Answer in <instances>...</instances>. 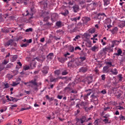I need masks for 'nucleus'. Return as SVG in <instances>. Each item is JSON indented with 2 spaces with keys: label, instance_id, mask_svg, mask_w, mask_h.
<instances>
[{
  "label": "nucleus",
  "instance_id": "obj_1",
  "mask_svg": "<svg viewBox=\"0 0 125 125\" xmlns=\"http://www.w3.org/2000/svg\"><path fill=\"white\" fill-rule=\"evenodd\" d=\"M87 105V103L86 102H82L80 103L77 104L76 107L77 108V109H88V110H91V109H92L93 108V105H91L90 107H85V106Z\"/></svg>",
  "mask_w": 125,
  "mask_h": 125
},
{
  "label": "nucleus",
  "instance_id": "obj_2",
  "mask_svg": "<svg viewBox=\"0 0 125 125\" xmlns=\"http://www.w3.org/2000/svg\"><path fill=\"white\" fill-rule=\"evenodd\" d=\"M31 84L29 85L34 90H38V87H39V85H38V83L36 82V80H32L29 82Z\"/></svg>",
  "mask_w": 125,
  "mask_h": 125
},
{
  "label": "nucleus",
  "instance_id": "obj_3",
  "mask_svg": "<svg viewBox=\"0 0 125 125\" xmlns=\"http://www.w3.org/2000/svg\"><path fill=\"white\" fill-rule=\"evenodd\" d=\"M48 71H49V67L47 66H44L42 70L43 75L46 76L48 74Z\"/></svg>",
  "mask_w": 125,
  "mask_h": 125
},
{
  "label": "nucleus",
  "instance_id": "obj_4",
  "mask_svg": "<svg viewBox=\"0 0 125 125\" xmlns=\"http://www.w3.org/2000/svg\"><path fill=\"white\" fill-rule=\"evenodd\" d=\"M42 16H43L44 18L43 21L45 22H46V21H47V20H48V19L49 18V17H48V12H44V13H43L42 14Z\"/></svg>",
  "mask_w": 125,
  "mask_h": 125
},
{
  "label": "nucleus",
  "instance_id": "obj_5",
  "mask_svg": "<svg viewBox=\"0 0 125 125\" xmlns=\"http://www.w3.org/2000/svg\"><path fill=\"white\" fill-rule=\"evenodd\" d=\"M86 92H87V94L84 95V100H87V98H88V96L91 94V92L92 91L91 89H88L86 90Z\"/></svg>",
  "mask_w": 125,
  "mask_h": 125
},
{
  "label": "nucleus",
  "instance_id": "obj_6",
  "mask_svg": "<svg viewBox=\"0 0 125 125\" xmlns=\"http://www.w3.org/2000/svg\"><path fill=\"white\" fill-rule=\"evenodd\" d=\"M104 15V16H106L105 15V13H100L98 14L97 16V18L100 21H101L102 18H103V16Z\"/></svg>",
  "mask_w": 125,
  "mask_h": 125
},
{
  "label": "nucleus",
  "instance_id": "obj_7",
  "mask_svg": "<svg viewBox=\"0 0 125 125\" xmlns=\"http://www.w3.org/2000/svg\"><path fill=\"white\" fill-rule=\"evenodd\" d=\"M49 78L50 79V82L51 83H53V82H54L55 83H56V82H58V80H59V78H53L52 76H49Z\"/></svg>",
  "mask_w": 125,
  "mask_h": 125
},
{
  "label": "nucleus",
  "instance_id": "obj_8",
  "mask_svg": "<svg viewBox=\"0 0 125 125\" xmlns=\"http://www.w3.org/2000/svg\"><path fill=\"white\" fill-rule=\"evenodd\" d=\"M120 43V41L117 40H114L112 41V44L111 47H114L115 45H119Z\"/></svg>",
  "mask_w": 125,
  "mask_h": 125
},
{
  "label": "nucleus",
  "instance_id": "obj_9",
  "mask_svg": "<svg viewBox=\"0 0 125 125\" xmlns=\"http://www.w3.org/2000/svg\"><path fill=\"white\" fill-rule=\"evenodd\" d=\"M58 61L61 63H64L65 61H67V58L60 57L58 58Z\"/></svg>",
  "mask_w": 125,
  "mask_h": 125
},
{
  "label": "nucleus",
  "instance_id": "obj_10",
  "mask_svg": "<svg viewBox=\"0 0 125 125\" xmlns=\"http://www.w3.org/2000/svg\"><path fill=\"white\" fill-rule=\"evenodd\" d=\"M53 53H49L47 56V59L49 61H51L53 58Z\"/></svg>",
  "mask_w": 125,
  "mask_h": 125
},
{
  "label": "nucleus",
  "instance_id": "obj_11",
  "mask_svg": "<svg viewBox=\"0 0 125 125\" xmlns=\"http://www.w3.org/2000/svg\"><path fill=\"white\" fill-rule=\"evenodd\" d=\"M87 70H88L87 67H82L80 69V72L81 73H85L87 72Z\"/></svg>",
  "mask_w": 125,
  "mask_h": 125
},
{
  "label": "nucleus",
  "instance_id": "obj_12",
  "mask_svg": "<svg viewBox=\"0 0 125 125\" xmlns=\"http://www.w3.org/2000/svg\"><path fill=\"white\" fill-rule=\"evenodd\" d=\"M91 97L93 99H96V100H98L97 97H98V92H96L93 93V94L91 96Z\"/></svg>",
  "mask_w": 125,
  "mask_h": 125
},
{
  "label": "nucleus",
  "instance_id": "obj_13",
  "mask_svg": "<svg viewBox=\"0 0 125 125\" xmlns=\"http://www.w3.org/2000/svg\"><path fill=\"white\" fill-rule=\"evenodd\" d=\"M12 42H13V40L11 39L9 41H8L5 43V46H9V45H11L12 44Z\"/></svg>",
  "mask_w": 125,
  "mask_h": 125
},
{
  "label": "nucleus",
  "instance_id": "obj_14",
  "mask_svg": "<svg viewBox=\"0 0 125 125\" xmlns=\"http://www.w3.org/2000/svg\"><path fill=\"white\" fill-rule=\"evenodd\" d=\"M1 32H2V33H8L9 32H10V28H8L5 27L4 28H2Z\"/></svg>",
  "mask_w": 125,
  "mask_h": 125
},
{
  "label": "nucleus",
  "instance_id": "obj_15",
  "mask_svg": "<svg viewBox=\"0 0 125 125\" xmlns=\"http://www.w3.org/2000/svg\"><path fill=\"white\" fill-rule=\"evenodd\" d=\"M122 53H123V51L120 48L117 50V53L114 54V55H116V56H120Z\"/></svg>",
  "mask_w": 125,
  "mask_h": 125
},
{
  "label": "nucleus",
  "instance_id": "obj_16",
  "mask_svg": "<svg viewBox=\"0 0 125 125\" xmlns=\"http://www.w3.org/2000/svg\"><path fill=\"white\" fill-rule=\"evenodd\" d=\"M101 119H97L94 122V125H101Z\"/></svg>",
  "mask_w": 125,
  "mask_h": 125
},
{
  "label": "nucleus",
  "instance_id": "obj_17",
  "mask_svg": "<svg viewBox=\"0 0 125 125\" xmlns=\"http://www.w3.org/2000/svg\"><path fill=\"white\" fill-rule=\"evenodd\" d=\"M56 25L57 27H58V28H61V27H62L63 26V23H62L61 21H58L56 23Z\"/></svg>",
  "mask_w": 125,
  "mask_h": 125
},
{
  "label": "nucleus",
  "instance_id": "obj_18",
  "mask_svg": "<svg viewBox=\"0 0 125 125\" xmlns=\"http://www.w3.org/2000/svg\"><path fill=\"white\" fill-rule=\"evenodd\" d=\"M73 11L74 12L77 13L78 11H79V5H75L73 7Z\"/></svg>",
  "mask_w": 125,
  "mask_h": 125
},
{
  "label": "nucleus",
  "instance_id": "obj_19",
  "mask_svg": "<svg viewBox=\"0 0 125 125\" xmlns=\"http://www.w3.org/2000/svg\"><path fill=\"white\" fill-rule=\"evenodd\" d=\"M103 72H104V73H109V66H104L103 68Z\"/></svg>",
  "mask_w": 125,
  "mask_h": 125
},
{
  "label": "nucleus",
  "instance_id": "obj_20",
  "mask_svg": "<svg viewBox=\"0 0 125 125\" xmlns=\"http://www.w3.org/2000/svg\"><path fill=\"white\" fill-rule=\"evenodd\" d=\"M111 24V20L110 19H106L104 21V26L106 27V25H109Z\"/></svg>",
  "mask_w": 125,
  "mask_h": 125
},
{
  "label": "nucleus",
  "instance_id": "obj_21",
  "mask_svg": "<svg viewBox=\"0 0 125 125\" xmlns=\"http://www.w3.org/2000/svg\"><path fill=\"white\" fill-rule=\"evenodd\" d=\"M110 72L113 74V75H118V70L116 68L111 69Z\"/></svg>",
  "mask_w": 125,
  "mask_h": 125
},
{
  "label": "nucleus",
  "instance_id": "obj_22",
  "mask_svg": "<svg viewBox=\"0 0 125 125\" xmlns=\"http://www.w3.org/2000/svg\"><path fill=\"white\" fill-rule=\"evenodd\" d=\"M58 18V15L56 13L53 14L52 15L51 19L52 20H56V19Z\"/></svg>",
  "mask_w": 125,
  "mask_h": 125
},
{
  "label": "nucleus",
  "instance_id": "obj_23",
  "mask_svg": "<svg viewBox=\"0 0 125 125\" xmlns=\"http://www.w3.org/2000/svg\"><path fill=\"white\" fill-rule=\"evenodd\" d=\"M120 28H124L125 26V21H121L119 25Z\"/></svg>",
  "mask_w": 125,
  "mask_h": 125
},
{
  "label": "nucleus",
  "instance_id": "obj_24",
  "mask_svg": "<svg viewBox=\"0 0 125 125\" xmlns=\"http://www.w3.org/2000/svg\"><path fill=\"white\" fill-rule=\"evenodd\" d=\"M92 51L95 52V51H98V47L96 46H93L91 48Z\"/></svg>",
  "mask_w": 125,
  "mask_h": 125
},
{
  "label": "nucleus",
  "instance_id": "obj_25",
  "mask_svg": "<svg viewBox=\"0 0 125 125\" xmlns=\"http://www.w3.org/2000/svg\"><path fill=\"white\" fill-rule=\"evenodd\" d=\"M56 32L58 34L61 35V36H62V35H64V31L62 30V29L58 30Z\"/></svg>",
  "mask_w": 125,
  "mask_h": 125
},
{
  "label": "nucleus",
  "instance_id": "obj_26",
  "mask_svg": "<svg viewBox=\"0 0 125 125\" xmlns=\"http://www.w3.org/2000/svg\"><path fill=\"white\" fill-rule=\"evenodd\" d=\"M118 32V27H114L111 30V33L114 35V34H116Z\"/></svg>",
  "mask_w": 125,
  "mask_h": 125
},
{
  "label": "nucleus",
  "instance_id": "obj_27",
  "mask_svg": "<svg viewBox=\"0 0 125 125\" xmlns=\"http://www.w3.org/2000/svg\"><path fill=\"white\" fill-rule=\"evenodd\" d=\"M77 66H80L83 64V62L80 61V59H79L77 61H76L75 62Z\"/></svg>",
  "mask_w": 125,
  "mask_h": 125
},
{
  "label": "nucleus",
  "instance_id": "obj_28",
  "mask_svg": "<svg viewBox=\"0 0 125 125\" xmlns=\"http://www.w3.org/2000/svg\"><path fill=\"white\" fill-rule=\"evenodd\" d=\"M68 67H69V68H72L74 67V62L72 61L69 62L68 63Z\"/></svg>",
  "mask_w": 125,
  "mask_h": 125
},
{
  "label": "nucleus",
  "instance_id": "obj_29",
  "mask_svg": "<svg viewBox=\"0 0 125 125\" xmlns=\"http://www.w3.org/2000/svg\"><path fill=\"white\" fill-rule=\"evenodd\" d=\"M104 6H107L108 4H110V1L109 0H104Z\"/></svg>",
  "mask_w": 125,
  "mask_h": 125
},
{
  "label": "nucleus",
  "instance_id": "obj_30",
  "mask_svg": "<svg viewBox=\"0 0 125 125\" xmlns=\"http://www.w3.org/2000/svg\"><path fill=\"white\" fill-rule=\"evenodd\" d=\"M125 106H122L121 105L116 106V110H125Z\"/></svg>",
  "mask_w": 125,
  "mask_h": 125
},
{
  "label": "nucleus",
  "instance_id": "obj_31",
  "mask_svg": "<svg viewBox=\"0 0 125 125\" xmlns=\"http://www.w3.org/2000/svg\"><path fill=\"white\" fill-rule=\"evenodd\" d=\"M80 61L83 63V61L86 60V58L85 57H81L79 58Z\"/></svg>",
  "mask_w": 125,
  "mask_h": 125
},
{
  "label": "nucleus",
  "instance_id": "obj_32",
  "mask_svg": "<svg viewBox=\"0 0 125 125\" xmlns=\"http://www.w3.org/2000/svg\"><path fill=\"white\" fill-rule=\"evenodd\" d=\"M90 18H88L87 17H84V21L85 22V23H87V22L90 21Z\"/></svg>",
  "mask_w": 125,
  "mask_h": 125
},
{
  "label": "nucleus",
  "instance_id": "obj_33",
  "mask_svg": "<svg viewBox=\"0 0 125 125\" xmlns=\"http://www.w3.org/2000/svg\"><path fill=\"white\" fill-rule=\"evenodd\" d=\"M61 14H62V15H63V16H66V15H68V14H69V11H68V10H65L64 11V12L62 13Z\"/></svg>",
  "mask_w": 125,
  "mask_h": 125
},
{
  "label": "nucleus",
  "instance_id": "obj_34",
  "mask_svg": "<svg viewBox=\"0 0 125 125\" xmlns=\"http://www.w3.org/2000/svg\"><path fill=\"white\" fill-rule=\"evenodd\" d=\"M91 42L90 41H88L86 43V46H87V47H91Z\"/></svg>",
  "mask_w": 125,
  "mask_h": 125
},
{
  "label": "nucleus",
  "instance_id": "obj_35",
  "mask_svg": "<svg viewBox=\"0 0 125 125\" xmlns=\"http://www.w3.org/2000/svg\"><path fill=\"white\" fill-rule=\"evenodd\" d=\"M80 119H81L82 123H85V122H86V117L85 116H83Z\"/></svg>",
  "mask_w": 125,
  "mask_h": 125
},
{
  "label": "nucleus",
  "instance_id": "obj_36",
  "mask_svg": "<svg viewBox=\"0 0 125 125\" xmlns=\"http://www.w3.org/2000/svg\"><path fill=\"white\" fill-rule=\"evenodd\" d=\"M77 125H78V124H79V125H81V124H83V123L82 122V120L80 118V119H77Z\"/></svg>",
  "mask_w": 125,
  "mask_h": 125
},
{
  "label": "nucleus",
  "instance_id": "obj_37",
  "mask_svg": "<svg viewBox=\"0 0 125 125\" xmlns=\"http://www.w3.org/2000/svg\"><path fill=\"white\" fill-rule=\"evenodd\" d=\"M84 37L85 39H89L90 38V35L88 33H84Z\"/></svg>",
  "mask_w": 125,
  "mask_h": 125
},
{
  "label": "nucleus",
  "instance_id": "obj_38",
  "mask_svg": "<svg viewBox=\"0 0 125 125\" xmlns=\"http://www.w3.org/2000/svg\"><path fill=\"white\" fill-rule=\"evenodd\" d=\"M81 38V36L80 35H77L75 37L74 39H73V42H77V40H79V39Z\"/></svg>",
  "mask_w": 125,
  "mask_h": 125
},
{
  "label": "nucleus",
  "instance_id": "obj_39",
  "mask_svg": "<svg viewBox=\"0 0 125 125\" xmlns=\"http://www.w3.org/2000/svg\"><path fill=\"white\" fill-rule=\"evenodd\" d=\"M118 79H119V81H120V82H122V80H123V79L124 78L123 77V75L122 74H119L118 76Z\"/></svg>",
  "mask_w": 125,
  "mask_h": 125
},
{
  "label": "nucleus",
  "instance_id": "obj_40",
  "mask_svg": "<svg viewBox=\"0 0 125 125\" xmlns=\"http://www.w3.org/2000/svg\"><path fill=\"white\" fill-rule=\"evenodd\" d=\"M8 61H9V59H8V58L5 59L4 60V62H3V64L6 65V64H7V63H8Z\"/></svg>",
  "mask_w": 125,
  "mask_h": 125
},
{
  "label": "nucleus",
  "instance_id": "obj_41",
  "mask_svg": "<svg viewBox=\"0 0 125 125\" xmlns=\"http://www.w3.org/2000/svg\"><path fill=\"white\" fill-rule=\"evenodd\" d=\"M106 64L107 65L106 66L109 67V68H110V67H112V62H107L106 63Z\"/></svg>",
  "mask_w": 125,
  "mask_h": 125
},
{
  "label": "nucleus",
  "instance_id": "obj_42",
  "mask_svg": "<svg viewBox=\"0 0 125 125\" xmlns=\"http://www.w3.org/2000/svg\"><path fill=\"white\" fill-rule=\"evenodd\" d=\"M68 71H67V70H64L62 73V76H66V75H68Z\"/></svg>",
  "mask_w": 125,
  "mask_h": 125
},
{
  "label": "nucleus",
  "instance_id": "obj_43",
  "mask_svg": "<svg viewBox=\"0 0 125 125\" xmlns=\"http://www.w3.org/2000/svg\"><path fill=\"white\" fill-rule=\"evenodd\" d=\"M29 44H28V43H25L24 44L22 43L21 45V47H27V46H28Z\"/></svg>",
  "mask_w": 125,
  "mask_h": 125
},
{
  "label": "nucleus",
  "instance_id": "obj_44",
  "mask_svg": "<svg viewBox=\"0 0 125 125\" xmlns=\"http://www.w3.org/2000/svg\"><path fill=\"white\" fill-rule=\"evenodd\" d=\"M10 98H11V101H13V102H17V101H18V100H17L15 98L10 97Z\"/></svg>",
  "mask_w": 125,
  "mask_h": 125
},
{
  "label": "nucleus",
  "instance_id": "obj_45",
  "mask_svg": "<svg viewBox=\"0 0 125 125\" xmlns=\"http://www.w3.org/2000/svg\"><path fill=\"white\" fill-rule=\"evenodd\" d=\"M23 70H25V71H26V70H29L30 69V67L28 65H25L23 67Z\"/></svg>",
  "mask_w": 125,
  "mask_h": 125
},
{
  "label": "nucleus",
  "instance_id": "obj_46",
  "mask_svg": "<svg viewBox=\"0 0 125 125\" xmlns=\"http://www.w3.org/2000/svg\"><path fill=\"white\" fill-rule=\"evenodd\" d=\"M4 88H8L10 86H9V84H8V83H4Z\"/></svg>",
  "mask_w": 125,
  "mask_h": 125
},
{
  "label": "nucleus",
  "instance_id": "obj_47",
  "mask_svg": "<svg viewBox=\"0 0 125 125\" xmlns=\"http://www.w3.org/2000/svg\"><path fill=\"white\" fill-rule=\"evenodd\" d=\"M110 49V47H105L103 49V51L104 52L106 51H108Z\"/></svg>",
  "mask_w": 125,
  "mask_h": 125
},
{
  "label": "nucleus",
  "instance_id": "obj_48",
  "mask_svg": "<svg viewBox=\"0 0 125 125\" xmlns=\"http://www.w3.org/2000/svg\"><path fill=\"white\" fill-rule=\"evenodd\" d=\"M55 74L57 76H59L60 75V70H56L55 71Z\"/></svg>",
  "mask_w": 125,
  "mask_h": 125
},
{
  "label": "nucleus",
  "instance_id": "obj_49",
  "mask_svg": "<svg viewBox=\"0 0 125 125\" xmlns=\"http://www.w3.org/2000/svg\"><path fill=\"white\" fill-rule=\"evenodd\" d=\"M25 32H33V28H29L28 29H26Z\"/></svg>",
  "mask_w": 125,
  "mask_h": 125
},
{
  "label": "nucleus",
  "instance_id": "obj_50",
  "mask_svg": "<svg viewBox=\"0 0 125 125\" xmlns=\"http://www.w3.org/2000/svg\"><path fill=\"white\" fill-rule=\"evenodd\" d=\"M119 118L120 119V121H124V120H125V117L123 115H121Z\"/></svg>",
  "mask_w": 125,
  "mask_h": 125
},
{
  "label": "nucleus",
  "instance_id": "obj_51",
  "mask_svg": "<svg viewBox=\"0 0 125 125\" xmlns=\"http://www.w3.org/2000/svg\"><path fill=\"white\" fill-rule=\"evenodd\" d=\"M103 122H104V123H105V124H107V123H108V122H109V119H108L107 118V117H105V119H104L103 120Z\"/></svg>",
  "mask_w": 125,
  "mask_h": 125
},
{
  "label": "nucleus",
  "instance_id": "obj_52",
  "mask_svg": "<svg viewBox=\"0 0 125 125\" xmlns=\"http://www.w3.org/2000/svg\"><path fill=\"white\" fill-rule=\"evenodd\" d=\"M101 43L103 44V45H106V43L105 41H104L103 39L101 40Z\"/></svg>",
  "mask_w": 125,
  "mask_h": 125
},
{
  "label": "nucleus",
  "instance_id": "obj_53",
  "mask_svg": "<svg viewBox=\"0 0 125 125\" xmlns=\"http://www.w3.org/2000/svg\"><path fill=\"white\" fill-rule=\"evenodd\" d=\"M32 109V107L30 106H28L26 108H21V110H29Z\"/></svg>",
  "mask_w": 125,
  "mask_h": 125
},
{
  "label": "nucleus",
  "instance_id": "obj_54",
  "mask_svg": "<svg viewBox=\"0 0 125 125\" xmlns=\"http://www.w3.org/2000/svg\"><path fill=\"white\" fill-rule=\"evenodd\" d=\"M102 77V81H105V74H103L101 76Z\"/></svg>",
  "mask_w": 125,
  "mask_h": 125
},
{
  "label": "nucleus",
  "instance_id": "obj_55",
  "mask_svg": "<svg viewBox=\"0 0 125 125\" xmlns=\"http://www.w3.org/2000/svg\"><path fill=\"white\" fill-rule=\"evenodd\" d=\"M20 83H15V82H13V86H16V85H17L18 84H19Z\"/></svg>",
  "mask_w": 125,
  "mask_h": 125
},
{
  "label": "nucleus",
  "instance_id": "obj_56",
  "mask_svg": "<svg viewBox=\"0 0 125 125\" xmlns=\"http://www.w3.org/2000/svg\"><path fill=\"white\" fill-rule=\"evenodd\" d=\"M45 41V39H44V38H41L40 40V42H44Z\"/></svg>",
  "mask_w": 125,
  "mask_h": 125
},
{
  "label": "nucleus",
  "instance_id": "obj_57",
  "mask_svg": "<svg viewBox=\"0 0 125 125\" xmlns=\"http://www.w3.org/2000/svg\"><path fill=\"white\" fill-rule=\"evenodd\" d=\"M101 93H102L103 94H106V90L104 89L101 91Z\"/></svg>",
  "mask_w": 125,
  "mask_h": 125
},
{
  "label": "nucleus",
  "instance_id": "obj_58",
  "mask_svg": "<svg viewBox=\"0 0 125 125\" xmlns=\"http://www.w3.org/2000/svg\"><path fill=\"white\" fill-rule=\"evenodd\" d=\"M71 93H75V94H77V93H78V91L76 90H73L71 91Z\"/></svg>",
  "mask_w": 125,
  "mask_h": 125
},
{
  "label": "nucleus",
  "instance_id": "obj_59",
  "mask_svg": "<svg viewBox=\"0 0 125 125\" xmlns=\"http://www.w3.org/2000/svg\"><path fill=\"white\" fill-rule=\"evenodd\" d=\"M77 49H79V50H82V48H81L80 46H77L75 48V50H77Z\"/></svg>",
  "mask_w": 125,
  "mask_h": 125
},
{
  "label": "nucleus",
  "instance_id": "obj_60",
  "mask_svg": "<svg viewBox=\"0 0 125 125\" xmlns=\"http://www.w3.org/2000/svg\"><path fill=\"white\" fill-rule=\"evenodd\" d=\"M6 98H7L8 101H11V99L9 98V96L8 95L6 96Z\"/></svg>",
  "mask_w": 125,
  "mask_h": 125
},
{
  "label": "nucleus",
  "instance_id": "obj_61",
  "mask_svg": "<svg viewBox=\"0 0 125 125\" xmlns=\"http://www.w3.org/2000/svg\"><path fill=\"white\" fill-rule=\"evenodd\" d=\"M62 97H63V96H61V95H58L57 96V98H58V99H62Z\"/></svg>",
  "mask_w": 125,
  "mask_h": 125
},
{
  "label": "nucleus",
  "instance_id": "obj_62",
  "mask_svg": "<svg viewBox=\"0 0 125 125\" xmlns=\"http://www.w3.org/2000/svg\"><path fill=\"white\" fill-rule=\"evenodd\" d=\"M18 122H19L18 125H21L22 124V120L21 119H18Z\"/></svg>",
  "mask_w": 125,
  "mask_h": 125
},
{
  "label": "nucleus",
  "instance_id": "obj_63",
  "mask_svg": "<svg viewBox=\"0 0 125 125\" xmlns=\"http://www.w3.org/2000/svg\"><path fill=\"white\" fill-rule=\"evenodd\" d=\"M32 42V39H29L27 40L26 43H31Z\"/></svg>",
  "mask_w": 125,
  "mask_h": 125
},
{
  "label": "nucleus",
  "instance_id": "obj_64",
  "mask_svg": "<svg viewBox=\"0 0 125 125\" xmlns=\"http://www.w3.org/2000/svg\"><path fill=\"white\" fill-rule=\"evenodd\" d=\"M54 39H55V40H56V41H58L59 40H60V38H58L56 36H54Z\"/></svg>",
  "mask_w": 125,
  "mask_h": 125
}]
</instances>
